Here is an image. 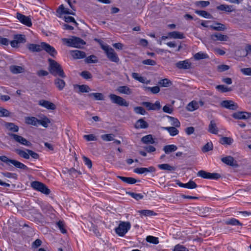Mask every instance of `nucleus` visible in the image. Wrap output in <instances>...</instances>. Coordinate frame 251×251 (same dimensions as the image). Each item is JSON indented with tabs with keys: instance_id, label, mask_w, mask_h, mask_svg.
Returning <instances> with one entry per match:
<instances>
[{
	"instance_id": "f257e3e1",
	"label": "nucleus",
	"mask_w": 251,
	"mask_h": 251,
	"mask_svg": "<svg viewBox=\"0 0 251 251\" xmlns=\"http://www.w3.org/2000/svg\"><path fill=\"white\" fill-rule=\"evenodd\" d=\"M49 62V70L50 73L53 76H59L61 77L64 78L66 75L61 66L56 61L49 58L48 59Z\"/></svg>"
},
{
	"instance_id": "f03ea898",
	"label": "nucleus",
	"mask_w": 251,
	"mask_h": 251,
	"mask_svg": "<svg viewBox=\"0 0 251 251\" xmlns=\"http://www.w3.org/2000/svg\"><path fill=\"white\" fill-rule=\"evenodd\" d=\"M101 48L104 50L107 58L111 61L118 63L120 59L114 50L109 45H101Z\"/></svg>"
},
{
	"instance_id": "7ed1b4c3",
	"label": "nucleus",
	"mask_w": 251,
	"mask_h": 251,
	"mask_svg": "<svg viewBox=\"0 0 251 251\" xmlns=\"http://www.w3.org/2000/svg\"><path fill=\"white\" fill-rule=\"evenodd\" d=\"M0 160L6 163L8 165H10L11 164L13 165L16 168L23 170L28 171L29 169L23 163L16 160L9 159L5 155L0 156Z\"/></svg>"
},
{
	"instance_id": "20e7f679",
	"label": "nucleus",
	"mask_w": 251,
	"mask_h": 251,
	"mask_svg": "<svg viewBox=\"0 0 251 251\" xmlns=\"http://www.w3.org/2000/svg\"><path fill=\"white\" fill-rule=\"evenodd\" d=\"M63 40L66 42L68 46L72 47L80 48L82 46L86 44L84 40L77 37H73L71 39L64 38Z\"/></svg>"
},
{
	"instance_id": "39448f33",
	"label": "nucleus",
	"mask_w": 251,
	"mask_h": 251,
	"mask_svg": "<svg viewBox=\"0 0 251 251\" xmlns=\"http://www.w3.org/2000/svg\"><path fill=\"white\" fill-rule=\"evenodd\" d=\"M31 186L33 189L45 195H49L50 192V190L47 186L40 181H34L32 182L31 183Z\"/></svg>"
},
{
	"instance_id": "423d86ee",
	"label": "nucleus",
	"mask_w": 251,
	"mask_h": 251,
	"mask_svg": "<svg viewBox=\"0 0 251 251\" xmlns=\"http://www.w3.org/2000/svg\"><path fill=\"white\" fill-rule=\"evenodd\" d=\"M130 227L131 225L129 222H121L118 227L115 228V232L119 236H124Z\"/></svg>"
},
{
	"instance_id": "0eeeda50",
	"label": "nucleus",
	"mask_w": 251,
	"mask_h": 251,
	"mask_svg": "<svg viewBox=\"0 0 251 251\" xmlns=\"http://www.w3.org/2000/svg\"><path fill=\"white\" fill-rule=\"evenodd\" d=\"M109 98L112 103L119 106L127 107L129 105V102L120 96L111 94L109 95Z\"/></svg>"
},
{
	"instance_id": "6e6552de",
	"label": "nucleus",
	"mask_w": 251,
	"mask_h": 251,
	"mask_svg": "<svg viewBox=\"0 0 251 251\" xmlns=\"http://www.w3.org/2000/svg\"><path fill=\"white\" fill-rule=\"evenodd\" d=\"M14 40L10 42V45L13 48H18L20 44L25 43L26 38L25 35L16 34L14 36Z\"/></svg>"
},
{
	"instance_id": "1a4fd4ad",
	"label": "nucleus",
	"mask_w": 251,
	"mask_h": 251,
	"mask_svg": "<svg viewBox=\"0 0 251 251\" xmlns=\"http://www.w3.org/2000/svg\"><path fill=\"white\" fill-rule=\"evenodd\" d=\"M9 135L16 142L20 143L21 145H25L27 147H30L32 144L26 139L20 135L15 134L14 133H10Z\"/></svg>"
},
{
	"instance_id": "9d476101",
	"label": "nucleus",
	"mask_w": 251,
	"mask_h": 251,
	"mask_svg": "<svg viewBox=\"0 0 251 251\" xmlns=\"http://www.w3.org/2000/svg\"><path fill=\"white\" fill-rule=\"evenodd\" d=\"M16 17L23 24L28 27H30L32 25L31 19L29 16H27L20 13H17Z\"/></svg>"
},
{
	"instance_id": "9b49d317",
	"label": "nucleus",
	"mask_w": 251,
	"mask_h": 251,
	"mask_svg": "<svg viewBox=\"0 0 251 251\" xmlns=\"http://www.w3.org/2000/svg\"><path fill=\"white\" fill-rule=\"evenodd\" d=\"M142 104L145 106L148 110H159L161 108L160 102L158 100L156 101L154 103L145 101L143 102Z\"/></svg>"
},
{
	"instance_id": "f8f14e48",
	"label": "nucleus",
	"mask_w": 251,
	"mask_h": 251,
	"mask_svg": "<svg viewBox=\"0 0 251 251\" xmlns=\"http://www.w3.org/2000/svg\"><path fill=\"white\" fill-rule=\"evenodd\" d=\"M44 50L51 56L54 57L57 54L55 49L49 44L45 42H42V50Z\"/></svg>"
},
{
	"instance_id": "ddd939ff",
	"label": "nucleus",
	"mask_w": 251,
	"mask_h": 251,
	"mask_svg": "<svg viewBox=\"0 0 251 251\" xmlns=\"http://www.w3.org/2000/svg\"><path fill=\"white\" fill-rule=\"evenodd\" d=\"M210 39L213 42H216L217 41H226L228 39V37L227 35H224L218 32L211 34L210 36Z\"/></svg>"
},
{
	"instance_id": "4468645a",
	"label": "nucleus",
	"mask_w": 251,
	"mask_h": 251,
	"mask_svg": "<svg viewBox=\"0 0 251 251\" xmlns=\"http://www.w3.org/2000/svg\"><path fill=\"white\" fill-rule=\"evenodd\" d=\"M38 104L48 110H55L56 109L55 105L48 100H41L38 102Z\"/></svg>"
},
{
	"instance_id": "2eb2a0df",
	"label": "nucleus",
	"mask_w": 251,
	"mask_h": 251,
	"mask_svg": "<svg viewBox=\"0 0 251 251\" xmlns=\"http://www.w3.org/2000/svg\"><path fill=\"white\" fill-rule=\"evenodd\" d=\"M222 161L227 165L232 167H237L238 164L236 161H235L234 158L231 156H227L223 157L221 159Z\"/></svg>"
},
{
	"instance_id": "dca6fc26",
	"label": "nucleus",
	"mask_w": 251,
	"mask_h": 251,
	"mask_svg": "<svg viewBox=\"0 0 251 251\" xmlns=\"http://www.w3.org/2000/svg\"><path fill=\"white\" fill-rule=\"evenodd\" d=\"M156 169L153 166H150L149 168H137L134 170V172L138 174H146L155 172Z\"/></svg>"
},
{
	"instance_id": "f3484780",
	"label": "nucleus",
	"mask_w": 251,
	"mask_h": 251,
	"mask_svg": "<svg viewBox=\"0 0 251 251\" xmlns=\"http://www.w3.org/2000/svg\"><path fill=\"white\" fill-rule=\"evenodd\" d=\"M221 105L223 107L231 110H235L237 108V104L232 100H223Z\"/></svg>"
},
{
	"instance_id": "a211bd4d",
	"label": "nucleus",
	"mask_w": 251,
	"mask_h": 251,
	"mask_svg": "<svg viewBox=\"0 0 251 251\" xmlns=\"http://www.w3.org/2000/svg\"><path fill=\"white\" fill-rule=\"evenodd\" d=\"M191 63L186 60L179 61L176 63V66L179 69H189L191 68Z\"/></svg>"
},
{
	"instance_id": "6ab92c4d",
	"label": "nucleus",
	"mask_w": 251,
	"mask_h": 251,
	"mask_svg": "<svg viewBox=\"0 0 251 251\" xmlns=\"http://www.w3.org/2000/svg\"><path fill=\"white\" fill-rule=\"evenodd\" d=\"M232 117L236 119H247L250 118V114L247 112H237L232 114Z\"/></svg>"
},
{
	"instance_id": "aec40b11",
	"label": "nucleus",
	"mask_w": 251,
	"mask_h": 251,
	"mask_svg": "<svg viewBox=\"0 0 251 251\" xmlns=\"http://www.w3.org/2000/svg\"><path fill=\"white\" fill-rule=\"evenodd\" d=\"M71 54L75 59L84 58L86 57L85 52L78 50H72L71 51Z\"/></svg>"
},
{
	"instance_id": "412c9836",
	"label": "nucleus",
	"mask_w": 251,
	"mask_h": 251,
	"mask_svg": "<svg viewBox=\"0 0 251 251\" xmlns=\"http://www.w3.org/2000/svg\"><path fill=\"white\" fill-rule=\"evenodd\" d=\"M25 120V124L27 125L35 126H39L38 119L35 117H26Z\"/></svg>"
},
{
	"instance_id": "4be33fe9",
	"label": "nucleus",
	"mask_w": 251,
	"mask_h": 251,
	"mask_svg": "<svg viewBox=\"0 0 251 251\" xmlns=\"http://www.w3.org/2000/svg\"><path fill=\"white\" fill-rule=\"evenodd\" d=\"M56 12L60 15H62L64 14H70L73 15H75V13L74 12L70 10L68 8H65L63 4L60 5L58 7V9L56 10Z\"/></svg>"
},
{
	"instance_id": "5701e85b",
	"label": "nucleus",
	"mask_w": 251,
	"mask_h": 251,
	"mask_svg": "<svg viewBox=\"0 0 251 251\" xmlns=\"http://www.w3.org/2000/svg\"><path fill=\"white\" fill-rule=\"evenodd\" d=\"M28 49L31 52H39L42 51V43L39 44H30L28 45Z\"/></svg>"
},
{
	"instance_id": "b1692460",
	"label": "nucleus",
	"mask_w": 251,
	"mask_h": 251,
	"mask_svg": "<svg viewBox=\"0 0 251 251\" xmlns=\"http://www.w3.org/2000/svg\"><path fill=\"white\" fill-rule=\"evenodd\" d=\"M216 8L219 10L224 11L228 12H231L235 10L233 9V6L232 5H228L226 4H221L217 6Z\"/></svg>"
},
{
	"instance_id": "393cba45",
	"label": "nucleus",
	"mask_w": 251,
	"mask_h": 251,
	"mask_svg": "<svg viewBox=\"0 0 251 251\" xmlns=\"http://www.w3.org/2000/svg\"><path fill=\"white\" fill-rule=\"evenodd\" d=\"M208 131L212 134H217L218 133V128L217 127L215 122L211 120L208 126Z\"/></svg>"
},
{
	"instance_id": "a878e982",
	"label": "nucleus",
	"mask_w": 251,
	"mask_h": 251,
	"mask_svg": "<svg viewBox=\"0 0 251 251\" xmlns=\"http://www.w3.org/2000/svg\"><path fill=\"white\" fill-rule=\"evenodd\" d=\"M148 126V124L142 119L138 120L135 125L136 128H146Z\"/></svg>"
},
{
	"instance_id": "bb28decb",
	"label": "nucleus",
	"mask_w": 251,
	"mask_h": 251,
	"mask_svg": "<svg viewBox=\"0 0 251 251\" xmlns=\"http://www.w3.org/2000/svg\"><path fill=\"white\" fill-rule=\"evenodd\" d=\"M168 36L170 38L173 39H183L184 38L182 33L176 31L168 33Z\"/></svg>"
},
{
	"instance_id": "cd10ccee",
	"label": "nucleus",
	"mask_w": 251,
	"mask_h": 251,
	"mask_svg": "<svg viewBox=\"0 0 251 251\" xmlns=\"http://www.w3.org/2000/svg\"><path fill=\"white\" fill-rule=\"evenodd\" d=\"M117 177L122 181L127 184H132L135 183L137 181V180L133 177H125L122 176H118Z\"/></svg>"
},
{
	"instance_id": "c85d7f7f",
	"label": "nucleus",
	"mask_w": 251,
	"mask_h": 251,
	"mask_svg": "<svg viewBox=\"0 0 251 251\" xmlns=\"http://www.w3.org/2000/svg\"><path fill=\"white\" fill-rule=\"evenodd\" d=\"M199 107V103L196 101L193 100L187 105V109L189 111H193Z\"/></svg>"
},
{
	"instance_id": "c756f323",
	"label": "nucleus",
	"mask_w": 251,
	"mask_h": 251,
	"mask_svg": "<svg viewBox=\"0 0 251 251\" xmlns=\"http://www.w3.org/2000/svg\"><path fill=\"white\" fill-rule=\"evenodd\" d=\"M10 71L14 74H17L24 72L25 69L21 66L12 65L10 67Z\"/></svg>"
},
{
	"instance_id": "7c9ffc66",
	"label": "nucleus",
	"mask_w": 251,
	"mask_h": 251,
	"mask_svg": "<svg viewBox=\"0 0 251 251\" xmlns=\"http://www.w3.org/2000/svg\"><path fill=\"white\" fill-rule=\"evenodd\" d=\"M177 149V147L175 145H166L165 146L163 149V151L166 154H169L171 152L175 151H176Z\"/></svg>"
},
{
	"instance_id": "2f4dec72",
	"label": "nucleus",
	"mask_w": 251,
	"mask_h": 251,
	"mask_svg": "<svg viewBox=\"0 0 251 251\" xmlns=\"http://www.w3.org/2000/svg\"><path fill=\"white\" fill-rule=\"evenodd\" d=\"M54 84L60 91L62 90L66 85L65 81L60 78H56L54 80Z\"/></svg>"
},
{
	"instance_id": "473e14b6",
	"label": "nucleus",
	"mask_w": 251,
	"mask_h": 251,
	"mask_svg": "<svg viewBox=\"0 0 251 251\" xmlns=\"http://www.w3.org/2000/svg\"><path fill=\"white\" fill-rule=\"evenodd\" d=\"M117 91L121 94L130 95L132 93L131 90L126 86H120L117 88Z\"/></svg>"
},
{
	"instance_id": "72a5a7b5",
	"label": "nucleus",
	"mask_w": 251,
	"mask_h": 251,
	"mask_svg": "<svg viewBox=\"0 0 251 251\" xmlns=\"http://www.w3.org/2000/svg\"><path fill=\"white\" fill-rule=\"evenodd\" d=\"M158 168L162 170H166L168 171H174L176 170L175 167L171 166L169 164H161L157 165Z\"/></svg>"
},
{
	"instance_id": "f704fd0d",
	"label": "nucleus",
	"mask_w": 251,
	"mask_h": 251,
	"mask_svg": "<svg viewBox=\"0 0 251 251\" xmlns=\"http://www.w3.org/2000/svg\"><path fill=\"white\" fill-rule=\"evenodd\" d=\"M215 25H210V28L216 30V31H223L226 29V26L221 23H215Z\"/></svg>"
},
{
	"instance_id": "c9c22d12",
	"label": "nucleus",
	"mask_w": 251,
	"mask_h": 251,
	"mask_svg": "<svg viewBox=\"0 0 251 251\" xmlns=\"http://www.w3.org/2000/svg\"><path fill=\"white\" fill-rule=\"evenodd\" d=\"M225 224L227 225L232 226H242V224L239 220L235 218H231L225 221Z\"/></svg>"
},
{
	"instance_id": "e433bc0d",
	"label": "nucleus",
	"mask_w": 251,
	"mask_h": 251,
	"mask_svg": "<svg viewBox=\"0 0 251 251\" xmlns=\"http://www.w3.org/2000/svg\"><path fill=\"white\" fill-rule=\"evenodd\" d=\"M141 141L143 143L146 144H153L154 143V139H153L152 135L151 134L143 137L141 139Z\"/></svg>"
},
{
	"instance_id": "4c0bfd02",
	"label": "nucleus",
	"mask_w": 251,
	"mask_h": 251,
	"mask_svg": "<svg viewBox=\"0 0 251 251\" xmlns=\"http://www.w3.org/2000/svg\"><path fill=\"white\" fill-rule=\"evenodd\" d=\"M158 84L164 87H168L172 85V82L168 78H164L160 80Z\"/></svg>"
},
{
	"instance_id": "58836bf2",
	"label": "nucleus",
	"mask_w": 251,
	"mask_h": 251,
	"mask_svg": "<svg viewBox=\"0 0 251 251\" xmlns=\"http://www.w3.org/2000/svg\"><path fill=\"white\" fill-rule=\"evenodd\" d=\"M6 127L9 130L16 132L19 130V127L12 123H6Z\"/></svg>"
},
{
	"instance_id": "ea45409f",
	"label": "nucleus",
	"mask_w": 251,
	"mask_h": 251,
	"mask_svg": "<svg viewBox=\"0 0 251 251\" xmlns=\"http://www.w3.org/2000/svg\"><path fill=\"white\" fill-rule=\"evenodd\" d=\"M195 12L198 15L205 18L211 19L212 18V15L206 11L197 10Z\"/></svg>"
},
{
	"instance_id": "a19ab883",
	"label": "nucleus",
	"mask_w": 251,
	"mask_h": 251,
	"mask_svg": "<svg viewBox=\"0 0 251 251\" xmlns=\"http://www.w3.org/2000/svg\"><path fill=\"white\" fill-rule=\"evenodd\" d=\"M163 128L165 130H167L171 136H174L178 134L179 131L175 127L173 126L171 127H164Z\"/></svg>"
},
{
	"instance_id": "79ce46f5",
	"label": "nucleus",
	"mask_w": 251,
	"mask_h": 251,
	"mask_svg": "<svg viewBox=\"0 0 251 251\" xmlns=\"http://www.w3.org/2000/svg\"><path fill=\"white\" fill-rule=\"evenodd\" d=\"M233 142V139L230 137H223L220 139V143L222 145H231Z\"/></svg>"
},
{
	"instance_id": "37998d69",
	"label": "nucleus",
	"mask_w": 251,
	"mask_h": 251,
	"mask_svg": "<svg viewBox=\"0 0 251 251\" xmlns=\"http://www.w3.org/2000/svg\"><path fill=\"white\" fill-rule=\"evenodd\" d=\"M15 152L21 157L28 159L29 158V154L27 151H23L20 149L15 150Z\"/></svg>"
},
{
	"instance_id": "c03bdc74",
	"label": "nucleus",
	"mask_w": 251,
	"mask_h": 251,
	"mask_svg": "<svg viewBox=\"0 0 251 251\" xmlns=\"http://www.w3.org/2000/svg\"><path fill=\"white\" fill-rule=\"evenodd\" d=\"M39 125H42L44 127H47L49 124L50 123V120L47 117L45 116L42 119L39 120Z\"/></svg>"
},
{
	"instance_id": "a18cd8bd",
	"label": "nucleus",
	"mask_w": 251,
	"mask_h": 251,
	"mask_svg": "<svg viewBox=\"0 0 251 251\" xmlns=\"http://www.w3.org/2000/svg\"><path fill=\"white\" fill-rule=\"evenodd\" d=\"M194 58L197 60H201L202 59H206L208 58V55L203 52L200 51L196 53L194 56Z\"/></svg>"
},
{
	"instance_id": "49530a36",
	"label": "nucleus",
	"mask_w": 251,
	"mask_h": 251,
	"mask_svg": "<svg viewBox=\"0 0 251 251\" xmlns=\"http://www.w3.org/2000/svg\"><path fill=\"white\" fill-rule=\"evenodd\" d=\"M86 63H96L98 62L97 57L94 55H91L85 59Z\"/></svg>"
},
{
	"instance_id": "de8ad7c7",
	"label": "nucleus",
	"mask_w": 251,
	"mask_h": 251,
	"mask_svg": "<svg viewBox=\"0 0 251 251\" xmlns=\"http://www.w3.org/2000/svg\"><path fill=\"white\" fill-rule=\"evenodd\" d=\"M89 97H94L96 100H103L104 97L102 93H92L88 95Z\"/></svg>"
},
{
	"instance_id": "09e8293b",
	"label": "nucleus",
	"mask_w": 251,
	"mask_h": 251,
	"mask_svg": "<svg viewBox=\"0 0 251 251\" xmlns=\"http://www.w3.org/2000/svg\"><path fill=\"white\" fill-rule=\"evenodd\" d=\"M77 86L79 88V91L81 93H88L91 90V88L87 85L83 84Z\"/></svg>"
},
{
	"instance_id": "8fccbe9b",
	"label": "nucleus",
	"mask_w": 251,
	"mask_h": 251,
	"mask_svg": "<svg viewBox=\"0 0 251 251\" xmlns=\"http://www.w3.org/2000/svg\"><path fill=\"white\" fill-rule=\"evenodd\" d=\"M146 241L148 242L152 243L153 244H157L159 243L158 238L151 235L148 236L147 237Z\"/></svg>"
},
{
	"instance_id": "3c124183",
	"label": "nucleus",
	"mask_w": 251,
	"mask_h": 251,
	"mask_svg": "<svg viewBox=\"0 0 251 251\" xmlns=\"http://www.w3.org/2000/svg\"><path fill=\"white\" fill-rule=\"evenodd\" d=\"M127 194L137 201L142 199L144 198V196L141 194H137L131 192H127Z\"/></svg>"
},
{
	"instance_id": "603ef678",
	"label": "nucleus",
	"mask_w": 251,
	"mask_h": 251,
	"mask_svg": "<svg viewBox=\"0 0 251 251\" xmlns=\"http://www.w3.org/2000/svg\"><path fill=\"white\" fill-rule=\"evenodd\" d=\"M213 144L211 142H208L202 148V151L203 152H206L213 150Z\"/></svg>"
},
{
	"instance_id": "864d4df0",
	"label": "nucleus",
	"mask_w": 251,
	"mask_h": 251,
	"mask_svg": "<svg viewBox=\"0 0 251 251\" xmlns=\"http://www.w3.org/2000/svg\"><path fill=\"white\" fill-rule=\"evenodd\" d=\"M197 176L203 178L208 179L209 172H207L204 170H200L197 173Z\"/></svg>"
},
{
	"instance_id": "5fc2aeb1",
	"label": "nucleus",
	"mask_w": 251,
	"mask_h": 251,
	"mask_svg": "<svg viewBox=\"0 0 251 251\" xmlns=\"http://www.w3.org/2000/svg\"><path fill=\"white\" fill-rule=\"evenodd\" d=\"M131 75L132 77L135 79L139 81L141 83H145L146 78L143 76H139L138 73H133Z\"/></svg>"
},
{
	"instance_id": "6e6d98bb",
	"label": "nucleus",
	"mask_w": 251,
	"mask_h": 251,
	"mask_svg": "<svg viewBox=\"0 0 251 251\" xmlns=\"http://www.w3.org/2000/svg\"><path fill=\"white\" fill-rule=\"evenodd\" d=\"M216 89L222 93H225L231 91V89L225 86L224 85H219L216 87Z\"/></svg>"
},
{
	"instance_id": "4d7b16f0",
	"label": "nucleus",
	"mask_w": 251,
	"mask_h": 251,
	"mask_svg": "<svg viewBox=\"0 0 251 251\" xmlns=\"http://www.w3.org/2000/svg\"><path fill=\"white\" fill-rule=\"evenodd\" d=\"M114 135L113 134H106L101 136V139L103 141H111L114 140Z\"/></svg>"
},
{
	"instance_id": "13d9d810",
	"label": "nucleus",
	"mask_w": 251,
	"mask_h": 251,
	"mask_svg": "<svg viewBox=\"0 0 251 251\" xmlns=\"http://www.w3.org/2000/svg\"><path fill=\"white\" fill-rule=\"evenodd\" d=\"M168 117L170 120V121L172 122V125L173 126L177 127H178L180 126V123L176 118L171 116Z\"/></svg>"
},
{
	"instance_id": "bf43d9fd",
	"label": "nucleus",
	"mask_w": 251,
	"mask_h": 251,
	"mask_svg": "<svg viewBox=\"0 0 251 251\" xmlns=\"http://www.w3.org/2000/svg\"><path fill=\"white\" fill-rule=\"evenodd\" d=\"M144 88L145 90H150L152 94H157L160 91V88L157 86L152 87L146 86Z\"/></svg>"
},
{
	"instance_id": "052dcab7",
	"label": "nucleus",
	"mask_w": 251,
	"mask_h": 251,
	"mask_svg": "<svg viewBox=\"0 0 251 251\" xmlns=\"http://www.w3.org/2000/svg\"><path fill=\"white\" fill-rule=\"evenodd\" d=\"M80 75L86 79H90L92 77V75L87 71H82L80 74Z\"/></svg>"
},
{
	"instance_id": "680f3d73",
	"label": "nucleus",
	"mask_w": 251,
	"mask_h": 251,
	"mask_svg": "<svg viewBox=\"0 0 251 251\" xmlns=\"http://www.w3.org/2000/svg\"><path fill=\"white\" fill-rule=\"evenodd\" d=\"M0 117H9L10 112L9 111L2 107H0Z\"/></svg>"
},
{
	"instance_id": "e2e57ef3",
	"label": "nucleus",
	"mask_w": 251,
	"mask_h": 251,
	"mask_svg": "<svg viewBox=\"0 0 251 251\" xmlns=\"http://www.w3.org/2000/svg\"><path fill=\"white\" fill-rule=\"evenodd\" d=\"M197 187V184L192 180H190L188 182L185 183V187L188 189H194Z\"/></svg>"
},
{
	"instance_id": "0e129e2a",
	"label": "nucleus",
	"mask_w": 251,
	"mask_h": 251,
	"mask_svg": "<svg viewBox=\"0 0 251 251\" xmlns=\"http://www.w3.org/2000/svg\"><path fill=\"white\" fill-rule=\"evenodd\" d=\"M134 111L135 113L142 115H144L146 113V110L141 106L134 107Z\"/></svg>"
},
{
	"instance_id": "69168bd1",
	"label": "nucleus",
	"mask_w": 251,
	"mask_h": 251,
	"mask_svg": "<svg viewBox=\"0 0 251 251\" xmlns=\"http://www.w3.org/2000/svg\"><path fill=\"white\" fill-rule=\"evenodd\" d=\"M142 63L144 65H151V66H154L156 64V62L155 61L152 59H146L142 61Z\"/></svg>"
},
{
	"instance_id": "338daca9",
	"label": "nucleus",
	"mask_w": 251,
	"mask_h": 251,
	"mask_svg": "<svg viewBox=\"0 0 251 251\" xmlns=\"http://www.w3.org/2000/svg\"><path fill=\"white\" fill-rule=\"evenodd\" d=\"M221 177L220 174L218 173H209V179H218Z\"/></svg>"
},
{
	"instance_id": "774afa93",
	"label": "nucleus",
	"mask_w": 251,
	"mask_h": 251,
	"mask_svg": "<svg viewBox=\"0 0 251 251\" xmlns=\"http://www.w3.org/2000/svg\"><path fill=\"white\" fill-rule=\"evenodd\" d=\"M174 251H189L188 250L182 246L179 245H177L175 246Z\"/></svg>"
}]
</instances>
